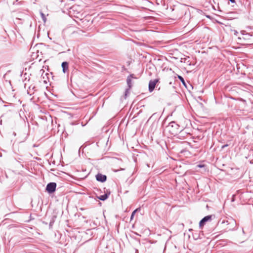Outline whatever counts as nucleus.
I'll return each mask as SVG.
<instances>
[{
  "instance_id": "nucleus-16",
  "label": "nucleus",
  "mask_w": 253,
  "mask_h": 253,
  "mask_svg": "<svg viewBox=\"0 0 253 253\" xmlns=\"http://www.w3.org/2000/svg\"><path fill=\"white\" fill-rule=\"evenodd\" d=\"M40 73H41V74H42V76H43V73L44 72V70H43V69H41V70H40Z\"/></svg>"
},
{
  "instance_id": "nucleus-15",
  "label": "nucleus",
  "mask_w": 253,
  "mask_h": 253,
  "mask_svg": "<svg viewBox=\"0 0 253 253\" xmlns=\"http://www.w3.org/2000/svg\"><path fill=\"white\" fill-rule=\"evenodd\" d=\"M130 88H128L127 89H126V91H125V98H126L127 95V93H128L129 92V90Z\"/></svg>"
},
{
  "instance_id": "nucleus-19",
  "label": "nucleus",
  "mask_w": 253,
  "mask_h": 253,
  "mask_svg": "<svg viewBox=\"0 0 253 253\" xmlns=\"http://www.w3.org/2000/svg\"><path fill=\"white\" fill-rule=\"evenodd\" d=\"M197 167H199V168H202V167H204V165H198L197 166Z\"/></svg>"
},
{
  "instance_id": "nucleus-7",
  "label": "nucleus",
  "mask_w": 253,
  "mask_h": 253,
  "mask_svg": "<svg viewBox=\"0 0 253 253\" xmlns=\"http://www.w3.org/2000/svg\"><path fill=\"white\" fill-rule=\"evenodd\" d=\"M223 223H225V222H223ZM226 223H227V224H231V227L227 228V229H228L229 230H233L235 228L236 225V221L233 219L230 220L229 222V221L227 220L226 221Z\"/></svg>"
},
{
  "instance_id": "nucleus-18",
  "label": "nucleus",
  "mask_w": 253,
  "mask_h": 253,
  "mask_svg": "<svg viewBox=\"0 0 253 253\" xmlns=\"http://www.w3.org/2000/svg\"><path fill=\"white\" fill-rule=\"evenodd\" d=\"M236 65V67H237V70H239L240 69V67L239 66V65L240 64H237Z\"/></svg>"
},
{
  "instance_id": "nucleus-23",
  "label": "nucleus",
  "mask_w": 253,
  "mask_h": 253,
  "mask_svg": "<svg viewBox=\"0 0 253 253\" xmlns=\"http://www.w3.org/2000/svg\"><path fill=\"white\" fill-rule=\"evenodd\" d=\"M62 63L65 64V63H68L67 62H63Z\"/></svg>"
},
{
  "instance_id": "nucleus-24",
  "label": "nucleus",
  "mask_w": 253,
  "mask_h": 253,
  "mask_svg": "<svg viewBox=\"0 0 253 253\" xmlns=\"http://www.w3.org/2000/svg\"><path fill=\"white\" fill-rule=\"evenodd\" d=\"M242 231H243V233L244 234V233H245V232H244V229H242Z\"/></svg>"
},
{
  "instance_id": "nucleus-12",
  "label": "nucleus",
  "mask_w": 253,
  "mask_h": 253,
  "mask_svg": "<svg viewBox=\"0 0 253 253\" xmlns=\"http://www.w3.org/2000/svg\"><path fill=\"white\" fill-rule=\"evenodd\" d=\"M138 210V209H136L134 210L131 213V217H130V220H132L136 212Z\"/></svg>"
},
{
  "instance_id": "nucleus-14",
  "label": "nucleus",
  "mask_w": 253,
  "mask_h": 253,
  "mask_svg": "<svg viewBox=\"0 0 253 253\" xmlns=\"http://www.w3.org/2000/svg\"><path fill=\"white\" fill-rule=\"evenodd\" d=\"M41 16H42L43 21L45 22L46 21V18H45L44 14L42 12H41Z\"/></svg>"
},
{
  "instance_id": "nucleus-3",
  "label": "nucleus",
  "mask_w": 253,
  "mask_h": 253,
  "mask_svg": "<svg viewBox=\"0 0 253 253\" xmlns=\"http://www.w3.org/2000/svg\"><path fill=\"white\" fill-rule=\"evenodd\" d=\"M56 183L55 182H50L47 184L46 187V190L48 193H52L55 191Z\"/></svg>"
},
{
  "instance_id": "nucleus-26",
  "label": "nucleus",
  "mask_w": 253,
  "mask_h": 253,
  "mask_svg": "<svg viewBox=\"0 0 253 253\" xmlns=\"http://www.w3.org/2000/svg\"><path fill=\"white\" fill-rule=\"evenodd\" d=\"M27 76V74H26V73H25V74H24V77H25V76Z\"/></svg>"
},
{
  "instance_id": "nucleus-22",
  "label": "nucleus",
  "mask_w": 253,
  "mask_h": 253,
  "mask_svg": "<svg viewBox=\"0 0 253 253\" xmlns=\"http://www.w3.org/2000/svg\"><path fill=\"white\" fill-rule=\"evenodd\" d=\"M232 3H235V0H229Z\"/></svg>"
},
{
  "instance_id": "nucleus-25",
  "label": "nucleus",
  "mask_w": 253,
  "mask_h": 253,
  "mask_svg": "<svg viewBox=\"0 0 253 253\" xmlns=\"http://www.w3.org/2000/svg\"><path fill=\"white\" fill-rule=\"evenodd\" d=\"M44 83H45V84H46V83H47V82H46L45 80V81H44Z\"/></svg>"
},
{
  "instance_id": "nucleus-8",
  "label": "nucleus",
  "mask_w": 253,
  "mask_h": 253,
  "mask_svg": "<svg viewBox=\"0 0 253 253\" xmlns=\"http://www.w3.org/2000/svg\"><path fill=\"white\" fill-rule=\"evenodd\" d=\"M110 194V191H109V192L107 191V192L106 193H105L104 194L101 195L99 197H98V198L101 201H105V200H106L108 198Z\"/></svg>"
},
{
  "instance_id": "nucleus-21",
  "label": "nucleus",
  "mask_w": 253,
  "mask_h": 253,
  "mask_svg": "<svg viewBox=\"0 0 253 253\" xmlns=\"http://www.w3.org/2000/svg\"><path fill=\"white\" fill-rule=\"evenodd\" d=\"M227 146H228V145H227V144L224 145H223V146H222V148H225V147H227Z\"/></svg>"
},
{
  "instance_id": "nucleus-1",
  "label": "nucleus",
  "mask_w": 253,
  "mask_h": 253,
  "mask_svg": "<svg viewBox=\"0 0 253 253\" xmlns=\"http://www.w3.org/2000/svg\"><path fill=\"white\" fill-rule=\"evenodd\" d=\"M24 84V88L27 89V93L30 95H32L34 92V88H35V85L30 84V80L29 78L27 79V77H25V80L23 81Z\"/></svg>"
},
{
  "instance_id": "nucleus-27",
  "label": "nucleus",
  "mask_w": 253,
  "mask_h": 253,
  "mask_svg": "<svg viewBox=\"0 0 253 253\" xmlns=\"http://www.w3.org/2000/svg\"><path fill=\"white\" fill-rule=\"evenodd\" d=\"M242 65L243 66H245V64H242Z\"/></svg>"
},
{
  "instance_id": "nucleus-4",
  "label": "nucleus",
  "mask_w": 253,
  "mask_h": 253,
  "mask_svg": "<svg viewBox=\"0 0 253 253\" xmlns=\"http://www.w3.org/2000/svg\"><path fill=\"white\" fill-rule=\"evenodd\" d=\"M211 217H212V215H209L206 216L203 218H202L199 222L200 227L202 228L207 221L211 220Z\"/></svg>"
},
{
  "instance_id": "nucleus-6",
  "label": "nucleus",
  "mask_w": 253,
  "mask_h": 253,
  "mask_svg": "<svg viewBox=\"0 0 253 253\" xmlns=\"http://www.w3.org/2000/svg\"><path fill=\"white\" fill-rule=\"evenodd\" d=\"M96 179L98 181L103 182L106 180L107 177L105 175L98 173L96 175Z\"/></svg>"
},
{
  "instance_id": "nucleus-13",
  "label": "nucleus",
  "mask_w": 253,
  "mask_h": 253,
  "mask_svg": "<svg viewBox=\"0 0 253 253\" xmlns=\"http://www.w3.org/2000/svg\"><path fill=\"white\" fill-rule=\"evenodd\" d=\"M31 56H32V57L33 59H36L38 58V57L39 56V55H37V53H35L33 51Z\"/></svg>"
},
{
  "instance_id": "nucleus-10",
  "label": "nucleus",
  "mask_w": 253,
  "mask_h": 253,
  "mask_svg": "<svg viewBox=\"0 0 253 253\" xmlns=\"http://www.w3.org/2000/svg\"><path fill=\"white\" fill-rule=\"evenodd\" d=\"M69 64H61L63 72L65 73L68 70Z\"/></svg>"
},
{
  "instance_id": "nucleus-20",
  "label": "nucleus",
  "mask_w": 253,
  "mask_h": 253,
  "mask_svg": "<svg viewBox=\"0 0 253 253\" xmlns=\"http://www.w3.org/2000/svg\"><path fill=\"white\" fill-rule=\"evenodd\" d=\"M232 197H232V199L231 201H232V202H233V201H234V197H235V195H233Z\"/></svg>"
},
{
  "instance_id": "nucleus-5",
  "label": "nucleus",
  "mask_w": 253,
  "mask_h": 253,
  "mask_svg": "<svg viewBox=\"0 0 253 253\" xmlns=\"http://www.w3.org/2000/svg\"><path fill=\"white\" fill-rule=\"evenodd\" d=\"M158 79H155L154 80H151L149 83V90L150 92H152L154 90L156 84L158 82Z\"/></svg>"
},
{
  "instance_id": "nucleus-17",
  "label": "nucleus",
  "mask_w": 253,
  "mask_h": 253,
  "mask_svg": "<svg viewBox=\"0 0 253 253\" xmlns=\"http://www.w3.org/2000/svg\"><path fill=\"white\" fill-rule=\"evenodd\" d=\"M38 47H39V46H38V45H36V47H33V48L32 49V50H33V51H34V50H35V48L37 49V48H38Z\"/></svg>"
},
{
  "instance_id": "nucleus-2",
  "label": "nucleus",
  "mask_w": 253,
  "mask_h": 253,
  "mask_svg": "<svg viewBox=\"0 0 253 253\" xmlns=\"http://www.w3.org/2000/svg\"><path fill=\"white\" fill-rule=\"evenodd\" d=\"M167 127L172 134H176L180 131L179 125L174 122H170Z\"/></svg>"
},
{
  "instance_id": "nucleus-11",
  "label": "nucleus",
  "mask_w": 253,
  "mask_h": 253,
  "mask_svg": "<svg viewBox=\"0 0 253 253\" xmlns=\"http://www.w3.org/2000/svg\"><path fill=\"white\" fill-rule=\"evenodd\" d=\"M178 78L180 80V81L182 82V83L183 84H184V85H186V83L184 81V80L183 79V78L182 77H181V76H178Z\"/></svg>"
},
{
  "instance_id": "nucleus-9",
  "label": "nucleus",
  "mask_w": 253,
  "mask_h": 253,
  "mask_svg": "<svg viewBox=\"0 0 253 253\" xmlns=\"http://www.w3.org/2000/svg\"><path fill=\"white\" fill-rule=\"evenodd\" d=\"M134 78L133 75L131 74L127 78L126 82L129 88H130L131 87V78Z\"/></svg>"
}]
</instances>
